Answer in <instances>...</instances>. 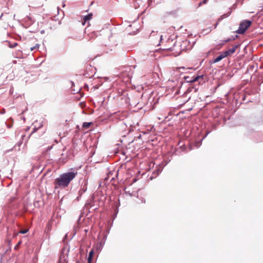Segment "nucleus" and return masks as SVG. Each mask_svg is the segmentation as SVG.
Listing matches in <instances>:
<instances>
[{
  "instance_id": "3",
  "label": "nucleus",
  "mask_w": 263,
  "mask_h": 263,
  "mask_svg": "<svg viewBox=\"0 0 263 263\" xmlns=\"http://www.w3.org/2000/svg\"><path fill=\"white\" fill-rule=\"evenodd\" d=\"M67 250L65 249L62 250V254H61L58 263H67Z\"/></svg>"
},
{
  "instance_id": "5",
  "label": "nucleus",
  "mask_w": 263,
  "mask_h": 263,
  "mask_svg": "<svg viewBox=\"0 0 263 263\" xmlns=\"http://www.w3.org/2000/svg\"><path fill=\"white\" fill-rule=\"evenodd\" d=\"M226 57L223 52H221L220 54L214 60L213 63H217Z\"/></svg>"
},
{
  "instance_id": "17",
  "label": "nucleus",
  "mask_w": 263,
  "mask_h": 263,
  "mask_svg": "<svg viewBox=\"0 0 263 263\" xmlns=\"http://www.w3.org/2000/svg\"><path fill=\"white\" fill-rule=\"evenodd\" d=\"M17 45V44L15 43H14V44H13V45L12 47H15Z\"/></svg>"
},
{
  "instance_id": "12",
  "label": "nucleus",
  "mask_w": 263,
  "mask_h": 263,
  "mask_svg": "<svg viewBox=\"0 0 263 263\" xmlns=\"http://www.w3.org/2000/svg\"><path fill=\"white\" fill-rule=\"evenodd\" d=\"M155 33H156V34H157V32H154V31H152V32H151V34H150V36H153V35H155Z\"/></svg>"
},
{
  "instance_id": "7",
  "label": "nucleus",
  "mask_w": 263,
  "mask_h": 263,
  "mask_svg": "<svg viewBox=\"0 0 263 263\" xmlns=\"http://www.w3.org/2000/svg\"><path fill=\"white\" fill-rule=\"evenodd\" d=\"M93 256V251L92 250H91L89 253V256H88V263H90L91 260L92 259Z\"/></svg>"
},
{
  "instance_id": "19",
  "label": "nucleus",
  "mask_w": 263,
  "mask_h": 263,
  "mask_svg": "<svg viewBox=\"0 0 263 263\" xmlns=\"http://www.w3.org/2000/svg\"><path fill=\"white\" fill-rule=\"evenodd\" d=\"M230 41V39L227 40L226 41V42H228V41Z\"/></svg>"
},
{
  "instance_id": "11",
  "label": "nucleus",
  "mask_w": 263,
  "mask_h": 263,
  "mask_svg": "<svg viewBox=\"0 0 263 263\" xmlns=\"http://www.w3.org/2000/svg\"><path fill=\"white\" fill-rule=\"evenodd\" d=\"M28 232L27 230H21L20 232L22 234H25Z\"/></svg>"
},
{
  "instance_id": "18",
  "label": "nucleus",
  "mask_w": 263,
  "mask_h": 263,
  "mask_svg": "<svg viewBox=\"0 0 263 263\" xmlns=\"http://www.w3.org/2000/svg\"><path fill=\"white\" fill-rule=\"evenodd\" d=\"M20 244H21V242L20 241V242L18 243L17 245L15 247V248H16V247H17L18 246H20Z\"/></svg>"
},
{
  "instance_id": "14",
  "label": "nucleus",
  "mask_w": 263,
  "mask_h": 263,
  "mask_svg": "<svg viewBox=\"0 0 263 263\" xmlns=\"http://www.w3.org/2000/svg\"><path fill=\"white\" fill-rule=\"evenodd\" d=\"M34 47L35 48V49H38L39 47V45L38 44H37Z\"/></svg>"
},
{
  "instance_id": "9",
  "label": "nucleus",
  "mask_w": 263,
  "mask_h": 263,
  "mask_svg": "<svg viewBox=\"0 0 263 263\" xmlns=\"http://www.w3.org/2000/svg\"><path fill=\"white\" fill-rule=\"evenodd\" d=\"M201 76H196L193 78V80L191 81L192 82H194L197 81L199 78H200Z\"/></svg>"
},
{
  "instance_id": "6",
  "label": "nucleus",
  "mask_w": 263,
  "mask_h": 263,
  "mask_svg": "<svg viewBox=\"0 0 263 263\" xmlns=\"http://www.w3.org/2000/svg\"><path fill=\"white\" fill-rule=\"evenodd\" d=\"M92 14H89L85 16L84 17V22L83 23V24L84 25V23H85L87 21L91 20L92 18Z\"/></svg>"
},
{
  "instance_id": "4",
  "label": "nucleus",
  "mask_w": 263,
  "mask_h": 263,
  "mask_svg": "<svg viewBox=\"0 0 263 263\" xmlns=\"http://www.w3.org/2000/svg\"><path fill=\"white\" fill-rule=\"evenodd\" d=\"M237 47H238V46L236 45V46L233 47L232 48L229 49L228 50H227L225 51H223L224 55H226V57H227L229 55H230L233 54L235 52L236 49L237 48Z\"/></svg>"
},
{
  "instance_id": "1",
  "label": "nucleus",
  "mask_w": 263,
  "mask_h": 263,
  "mask_svg": "<svg viewBox=\"0 0 263 263\" xmlns=\"http://www.w3.org/2000/svg\"><path fill=\"white\" fill-rule=\"evenodd\" d=\"M77 174V172H70L61 175L55 180L57 187H67L70 181L76 177Z\"/></svg>"
},
{
  "instance_id": "15",
  "label": "nucleus",
  "mask_w": 263,
  "mask_h": 263,
  "mask_svg": "<svg viewBox=\"0 0 263 263\" xmlns=\"http://www.w3.org/2000/svg\"><path fill=\"white\" fill-rule=\"evenodd\" d=\"M30 49H31V51H33V50H35V48H34V47H32L30 48Z\"/></svg>"
},
{
  "instance_id": "8",
  "label": "nucleus",
  "mask_w": 263,
  "mask_h": 263,
  "mask_svg": "<svg viewBox=\"0 0 263 263\" xmlns=\"http://www.w3.org/2000/svg\"><path fill=\"white\" fill-rule=\"evenodd\" d=\"M42 126V124H40L37 127H36V125H34V127L33 129L32 133L36 132L37 131V130L39 128H40V127H41Z\"/></svg>"
},
{
  "instance_id": "10",
  "label": "nucleus",
  "mask_w": 263,
  "mask_h": 263,
  "mask_svg": "<svg viewBox=\"0 0 263 263\" xmlns=\"http://www.w3.org/2000/svg\"><path fill=\"white\" fill-rule=\"evenodd\" d=\"M90 123H88V122H84L83 123V127H89V126H90Z\"/></svg>"
},
{
  "instance_id": "13",
  "label": "nucleus",
  "mask_w": 263,
  "mask_h": 263,
  "mask_svg": "<svg viewBox=\"0 0 263 263\" xmlns=\"http://www.w3.org/2000/svg\"><path fill=\"white\" fill-rule=\"evenodd\" d=\"M156 171H157V175H158L161 172V170L160 168H158Z\"/></svg>"
},
{
  "instance_id": "16",
  "label": "nucleus",
  "mask_w": 263,
  "mask_h": 263,
  "mask_svg": "<svg viewBox=\"0 0 263 263\" xmlns=\"http://www.w3.org/2000/svg\"><path fill=\"white\" fill-rule=\"evenodd\" d=\"M159 40H160V41H162V35H160V36H159Z\"/></svg>"
},
{
  "instance_id": "2",
  "label": "nucleus",
  "mask_w": 263,
  "mask_h": 263,
  "mask_svg": "<svg viewBox=\"0 0 263 263\" xmlns=\"http://www.w3.org/2000/svg\"><path fill=\"white\" fill-rule=\"evenodd\" d=\"M251 24L252 22L250 21H243L240 23L239 28L235 32L238 34H243Z\"/></svg>"
}]
</instances>
